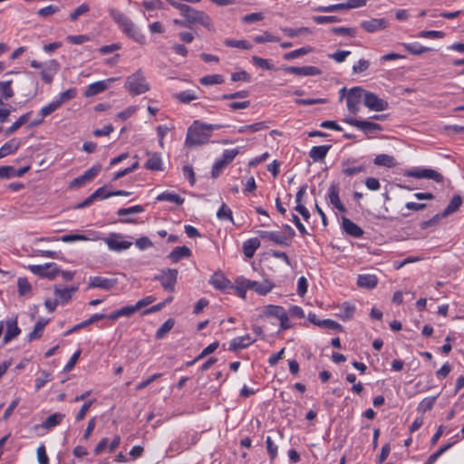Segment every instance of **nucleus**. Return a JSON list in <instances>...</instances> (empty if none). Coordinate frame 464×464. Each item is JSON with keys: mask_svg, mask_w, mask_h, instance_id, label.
<instances>
[{"mask_svg": "<svg viewBox=\"0 0 464 464\" xmlns=\"http://www.w3.org/2000/svg\"><path fill=\"white\" fill-rule=\"evenodd\" d=\"M223 127L220 124H209L194 121L188 129L185 144L187 146H197L208 143L211 131L220 130Z\"/></svg>", "mask_w": 464, "mask_h": 464, "instance_id": "1", "label": "nucleus"}, {"mask_svg": "<svg viewBox=\"0 0 464 464\" xmlns=\"http://www.w3.org/2000/svg\"><path fill=\"white\" fill-rule=\"evenodd\" d=\"M124 88L130 94L136 96L147 92L150 90V83L144 73L138 70L126 79Z\"/></svg>", "mask_w": 464, "mask_h": 464, "instance_id": "2", "label": "nucleus"}, {"mask_svg": "<svg viewBox=\"0 0 464 464\" xmlns=\"http://www.w3.org/2000/svg\"><path fill=\"white\" fill-rule=\"evenodd\" d=\"M31 66L36 69L43 68L40 72L41 79L48 84L52 83L53 76L58 72L60 69V63L54 59L50 60L44 64L34 60L31 62Z\"/></svg>", "mask_w": 464, "mask_h": 464, "instance_id": "3", "label": "nucleus"}, {"mask_svg": "<svg viewBox=\"0 0 464 464\" xmlns=\"http://www.w3.org/2000/svg\"><path fill=\"white\" fill-rule=\"evenodd\" d=\"M343 121L345 123L363 131L365 134L377 133L383 130L380 124L367 121V120L360 121V120H356L353 117H345L343 119Z\"/></svg>", "mask_w": 464, "mask_h": 464, "instance_id": "4", "label": "nucleus"}, {"mask_svg": "<svg viewBox=\"0 0 464 464\" xmlns=\"http://www.w3.org/2000/svg\"><path fill=\"white\" fill-rule=\"evenodd\" d=\"M363 92L364 90L362 87H353L347 92L346 106L348 111L353 115L359 111V105L362 100H363Z\"/></svg>", "mask_w": 464, "mask_h": 464, "instance_id": "5", "label": "nucleus"}, {"mask_svg": "<svg viewBox=\"0 0 464 464\" xmlns=\"http://www.w3.org/2000/svg\"><path fill=\"white\" fill-rule=\"evenodd\" d=\"M362 96L364 105L371 111H382L389 108L388 102L379 98L373 92L364 91Z\"/></svg>", "mask_w": 464, "mask_h": 464, "instance_id": "6", "label": "nucleus"}, {"mask_svg": "<svg viewBox=\"0 0 464 464\" xmlns=\"http://www.w3.org/2000/svg\"><path fill=\"white\" fill-rule=\"evenodd\" d=\"M178 277V270L171 268H165L160 273L155 276V280L160 282L163 288L167 291H173Z\"/></svg>", "mask_w": 464, "mask_h": 464, "instance_id": "7", "label": "nucleus"}, {"mask_svg": "<svg viewBox=\"0 0 464 464\" xmlns=\"http://www.w3.org/2000/svg\"><path fill=\"white\" fill-rule=\"evenodd\" d=\"M29 269L34 275L46 277L51 280L54 279L56 276L60 274V269L55 263H48L44 266L32 265L29 266Z\"/></svg>", "mask_w": 464, "mask_h": 464, "instance_id": "8", "label": "nucleus"}, {"mask_svg": "<svg viewBox=\"0 0 464 464\" xmlns=\"http://www.w3.org/2000/svg\"><path fill=\"white\" fill-rule=\"evenodd\" d=\"M118 24L122 28V31L132 38L135 42L143 44H145V36L141 34L140 30L130 21L121 19L118 16Z\"/></svg>", "mask_w": 464, "mask_h": 464, "instance_id": "9", "label": "nucleus"}, {"mask_svg": "<svg viewBox=\"0 0 464 464\" xmlns=\"http://www.w3.org/2000/svg\"><path fill=\"white\" fill-rule=\"evenodd\" d=\"M406 176L415 179H432L438 183H441L443 181V176L437 170L431 169L416 168L409 170L406 173Z\"/></svg>", "mask_w": 464, "mask_h": 464, "instance_id": "10", "label": "nucleus"}, {"mask_svg": "<svg viewBox=\"0 0 464 464\" xmlns=\"http://www.w3.org/2000/svg\"><path fill=\"white\" fill-rule=\"evenodd\" d=\"M143 211L144 208L140 205L118 208V222L133 223L135 222L134 216Z\"/></svg>", "mask_w": 464, "mask_h": 464, "instance_id": "11", "label": "nucleus"}, {"mask_svg": "<svg viewBox=\"0 0 464 464\" xmlns=\"http://www.w3.org/2000/svg\"><path fill=\"white\" fill-rule=\"evenodd\" d=\"M100 170H101L100 165H96V166L90 168L83 174L73 179L70 182V188H79V187H82V186L87 184L88 182L92 181L97 176V174L100 172Z\"/></svg>", "mask_w": 464, "mask_h": 464, "instance_id": "12", "label": "nucleus"}, {"mask_svg": "<svg viewBox=\"0 0 464 464\" xmlns=\"http://www.w3.org/2000/svg\"><path fill=\"white\" fill-rule=\"evenodd\" d=\"M256 233L262 239L270 240L276 245L288 246L290 244L288 237L280 231L258 230Z\"/></svg>", "mask_w": 464, "mask_h": 464, "instance_id": "13", "label": "nucleus"}, {"mask_svg": "<svg viewBox=\"0 0 464 464\" xmlns=\"http://www.w3.org/2000/svg\"><path fill=\"white\" fill-rule=\"evenodd\" d=\"M355 159H348L342 162V171L345 176L353 177L366 171L365 165H355Z\"/></svg>", "mask_w": 464, "mask_h": 464, "instance_id": "14", "label": "nucleus"}, {"mask_svg": "<svg viewBox=\"0 0 464 464\" xmlns=\"http://www.w3.org/2000/svg\"><path fill=\"white\" fill-rule=\"evenodd\" d=\"M360 26L368 33H373L385 29L388 26V21L385 18H372L362 21Z\"/></svg>", "mask_w": 464, "mask_h": 464, "instance_id": "15", "label": "nucleus"}, {"mask_svg": "<svg viewBox=\"0 0 464 464\" xmlns=\"http://www.w3.org/2000/svg\"><path fill=\"white\" fill-rule=\"evenodd\" d=\"M284 70L288 73L295 74L298 76H314L321 74V70L315 66H286L284 68Z\"/></svg>", "mask_w": 464, "mask_h": 464, "instance_id": "16", "label": "nucleus"}, {"mask_svg": "<svg viewBox=\"0 0 464 464\" xmlns=\"http://www.w3.org/2000/svg\"><path fill=\"white\" fill-rule=\"evenodd\" d=\"M113 81H114L113 78H110V79H107L104 81H99V82H93L88 86V89L85 91L84 95L86 97L95 96V95L101 93L102 92L105 91L106 89H108V87L110 86V83L112 82Z\"/></svg>", "mask_w": 464, "mask_h": 464, "instance_id": "17", "label": "nucleus"}, {"mask_svg": "<svg viewBox=\"0 0 464 464\" xmlns=\"http://www.w3.org/2000/svg\"><path fill=\"white\" fill-rule=\"evenodd\" d=\"M6 332L4 335L3 342L4 343H8L12 340L15 339L21 333V329L18 327L17 319L7 320L6 323Z\"/></svg>", "mask_w": 464, "mask_h": 464, "instance_id": "18", "label": "nucleus"}, {"mask_svg": "<svg viewBox=\"0 0 464 464\" xmlns=\"http://www.w3.org/2000/svg\"><path fill=\"white\" fill-rule=\"evenodd\" d=\"M254 342H255V340L249 334L236 337L231 340V342L229 343L228 350L231 352H236V351L248 347Z\"/></svg>", "mask_w": 464, "mask_h": 464, "instance_id": "19", "label": "nucleus"}, {"mask_svg": "<svg viewBox=\"0 0 464 464\" xmlns=\"http://www.w3.org/2000/svg\"><path fill=\"white\" fill-rule=\"evenodd\" d=\"M342 227L348 235L359 238L363 235V230L349 218L343 217Z\"/></svg>", "mask_w": 464, "mask_h": 464, "instance_id": "20", "label": "nucleus"}, {"mask_svg": "<svg viewBox=\"0 0 464 464\" xmlns=\"http://www.w3.org/2000/svg\"><path fill=\"white\" fill-rule=\"evenodd\" d=\"M328 198L330 203L341 212H345L346 208L339 198V188L336 184L330 185L328 188Z\"/></svg>", "mask_w": 464, "mask_h": 464, "instance_id": "21", "label": "nucleus"}, {"mask_svg": "<svg viewBox=\"0 0 464 464\" xmlns=\"http://www.w3.org/2000/svg\"><path fill=\"white\" fill-rule=\"evenodd\" d=\"M285 309L280 305L267 304L262 308V311L259 314L260 318L265 317H275L279 320L280 317L285 313Z\"/></svg>", "mask_w": 464, "mask_h": 464, "instance_id": "22", "label": "nucleus"}, {"mask_svg": "<svg viewBox=\"0 0 464 464\" xmlns=\"http://www.w3.org/2000/svg\"><path fill=\"white\" fill-rule=\"evenodd\" d=\"M209 284L218 290L232 288L231 282L220 273H215L209 279Z\"/></svg>", "mask_w": 464, "mask_h": 464, "instance_id": "23", "label": "nucleus"}, {"mask_svg": "<svg viewBox=\"0 0 464 464\" xmlns=\"http://www.w3.org/2000/svg\"><path fill=\"white\" fill-rule=\"evenodd\" d=\"M78 287L72 286V287H65V288H59L57 286L54 287V295L56 296L55 299H58L59 304H64L69 300H71L72 293L76 292Z\"/></svg>", "mask_w": 464, "mask_h": 464, "instance_id": "24", "label": "nucleus"}, {"mask_svg": "<svg viewBox=\"0 0 464 464\" xmlns=\"http://www.w3.org/2000/svg\"><path fill=\"white\" fill-rule=\"evenodd\" d=\"M274 286V284L269 280H264L262 282L253 281L250 290H253L260 295H266L273 290Z\"/></svg>", "mask_w": 464, "mask_h": 464, "instance_id": "25", "label": "nucleus"}, {"mask_svg": "<svg viewBox=\"0 0 464 464\" xmlns=\"http://www.w3.org/2000/svg\"><path fill=\"white\" fill-rule=\"evenodd\" d=\"M330 149L331 145L314 146L309 151V157L314 162L321 161L326 157Z\"/></svg>", "mask_w": 464, "mask_h": 464, "instance_id": "26", "label": "nucleus"}, {"mask_svg": "<svg viewBox=\"0 0 464 464\" xmlns=\"http://www.w3.org/2000/svg\"><path fill=\"white\" fill-rule=\"evenodd\" d=\"M378 284V278L374 275H359L357 277V285L360 287L372 289Z\"/></svg>", "mask_w": 464, "mask_h": 464, "instance_id": "27", "label": "nucleus"}, {"mask_svg": "<svg viewBox=\"0 0 464 464\" xmlns=\"http://www.w3.org/2000/svg\"><path fill=\"white\" fill-rule=\"evenodd\" d=\"M260 246V241L256 237L249 238L243 243V253L247 258L253 257L255 252Z\"/></svg>", "mask_w": 464, "mask_h": 464, "instance_id": "28", "label": "nucleus"}, {"mask_svg": "<svg viewBox=\"0 0 464 464\" xmlns=\"http://www.w3.org/2000/svg\"><path fill=\"white\" fill-rule=\"evenodd\" d=\"M114 282H115V280H113V279H107V278H102L100 276L91 277L89 287H91V288L99 287V288H102V289H111L113 287Z\"/></svg>", "mask_w": 464, "mask_h": 464, "instance_id": "29", "label": "nucleus"}, {"mask_svg": "<svg viewBox=\"0 0 464 464\" xmlns=\"http://www.w3.org/2000/svg\"><path fill=\"white\" fill-rule=\"evenodd\" d=\"M191 256V250L185 246L175 247L169 255V259L176 263L181 258L189 257Z\"/></svg>", "mask_w": 464, "mask_h": 464, "instance_id": "30", "label": "nucleus"}, {"mask_svg": "<svg viewBox=\"0 0 464 464\" xmlns=\"http://www.w3.org/2000/svg\"><path fill=\"white\" fill-rule=\"evenodd\" d=\"M49 323L48 319L40 318L35 324L34 330L29 334L28 340L32 342L34 340L42 337L45 325Z\"/></svg>", "mask_w": 464, "mask_h": 464, "instance_id": "31", "label": "nucleus"}, {"mask_svg": "<svg viewBox=\"0 0 464 464\" xmlns=\"http://www.w3.org/2000/svg\"><path fill=\"white\" fill-rule=\"evenodd\" d=\"M19 147L20 141L16 139H12L0 148V159L14 153L19 149Z\"/></svg>", "mask_w": 464, "mask_h": 464, "instance_id": "32", "label": "nucleus"}, {"mask_svg": "<svg viewBox=\"0 0 464 464\" xmlns=\"http://www.w3.org/2000/svg\"><path fill=\"white\" fill-rule=\"evenodd\" d=\"M156 199L158 201H169L175 203L177 205H182L184 203V198L179 197L178 194L171 191H164L157 196Z\"/></svg>", "mask_w": 464, "mask_h": 464, "instance_id": "33", "label": "nucleus"}, {"mask_svg": "<svg viewBox=\"0 0 464 464\" xmlns=\"http://www.w3.org/2000/svg\"><path fill=\"white\" fill-rule=\"evenodd\" d=\"M461 205H462V198L459 195H455L450 201L449 205L446 207V208L441 213V217L445 218V217L456 212Z\"/></svg>", "mask_w": 464, "mask_h": 464, "instance_id": "34", "label": "nucleus"}, {"mask_svg": "<svg viewBox=\"0 0 464 464\" xmlns=\"http://www.w3.org/2000/svg\"><path fill=\"white\" fill-rule=\"evenodd\" d=\"M401 45L403 46V48L405 50H407L408 52H410L411 53L415 54V55H420L424 53L432 51L431 48L422 46L419 43H411V44L403 43V44H401Z\"/></svg>", "mask_w": 464, "mask_h": 464, "instance_id": "35", "label": "nucleus"}, {"mask_svg": "<svg viewBox=\"0 0 464 464\" xmlns=\"http://www.w3.org/2000/svg\"><path fill=\"white\" fill-rule=\"evenodd\" d=\"M373 163L377 166H383L387 168H392L396 165L395 159L388 154L377 155L373 160Z\"/></svg>", "mask_w": 464, "mask_h": 464, "instance_id": "36", "label": "nucleus"}, {"mask_svg": "<svg viewBox=\"0 0 464 464\" xmlns=\"http://www.w3.org/2000/svg\"><path fill=\"white\" fill-rule=\"evenodd\" d=\"M63 418H64V414H63V413H59V412L53 413V414L50 415L49 417H47V419L42 423V427L46 430H50V429L57 426L58 424H60L62 422V420H63Z\"/></svg>", "mask_w": 464, "mask_h": 464, "instance_id": "37", "label": "nucleus"}, {"mask_svg": "<svg viewBox=\"0 0 464 464\" xmlns=\"http://www.w3.org/2000/svg\"><path fill=\"white\" fill-rule=\"evenodd\" d=\"M162 165L161 157L158 153L149 154L146 168L150 170H160Z\"/></svg>", "mask_w": 464, "mask_h": 464, "instance_id": "38", "label": "nucleus"}, {"mask_svg": "<svg viewBox=\"0 0 464 464\" xmlns=\"http://www.w3.org/2000/svg\"><path fill=\"white\" fill-rule=\"evenodd\" d=\"M217 218L221 221H229L234 224V218L231 208L223 203L217 212Z\"/></svg>", "mask_w": 464, "mask_h": 464, "instance_id": "39", "label": "nucleus"}, {"mask_svg": "<svg viewBox=\"0 0 464 464\" xmlns=\"http://www.w3.org/2000/svg\"><path fill=\"white\" fill-rule=\"evenodd\" d=\"M192 23H198L208 28V30L212 27L211 19L209 16L202 11H198L196 16L192 17Z\"/></svg>", "mask_w": 464, "mask_h": 464, "instance_id": "40", "label": "nucleus"}, {"mask_svg": "<svg viewBox=\"0 0 464 464\" xmlns=\"http://www.w3.org/2000/svg\"><path fill=\"white\" fill-rule=\"evenodd\" d=\"M31 112L23 114L16 121H14L9 128L5 130V135H11L15 132L22 125H24L30 119Z\"/></svg>", "mask_w": 464, "mask_h": 464, "instance_id": "41", "label": "nucleus"}, {"mask_svg": "<svg viewBox=\"0 0 464 464\" xmlns=\"http://www.w3.org/2000/svg\"><path fill=\"white\" fill-rule=\"evenodd\" d=\"M266 128H267V126L266 125V123L263 121H260V122H255V123L249 124V125L241 126L237 129V132L238 133L257 132V131H260Z\"/></svg>", "mask_w": 464, "mask_h": 464, "instance_id": "42", "label": "nucleus"}, {"mask_svg": "<svg viewBox=\"0 0 464 464\" xmlns=\"http://www.w3.org/2000/svg\"><path fill=\"white\" fill-rule=\"evenodd\" d=\"M224 44L227 47L239 48L244 50H250L252 48V44L246 40L226 39L224 41Z\"/></svg>", "mask_w": 464, "mask_h": 464, "instance_id": "43", "label": "nucleus"}, {"mask_svg": "<svg viewBox=\"0 0 464 464\" xmlns=\"http://www.w3.org/2000/svg\"><path fill=\"white\" fill-rule=\"evenodd\" d=\"M175 321L172 318L168 319L157 330L155 337L157 339H162L165 335L173 328Z\"/></svg>", "mask_w": 464, "mask_h": 464, "instance_id": "44", "label": "nucleus"}, {"mask_svg": "<svg viewBox=\"0 0 464 464\" xmlns=\"http://www.w3.org/2000/svg\"><path fill=\"white\" fill-rule=\"evenodd\" d=\"M439 395L426 397L419 403L417 410L422 413L432 409Z\"/></svg>", "mask_w": 464, "mask_h": 464, "instance_id": "45", "label": "nucleus"}, {"mask_svg": "<svg viewBox=\"0 0 464 464\" xmlns=\"http://www.w3.org/2000/svg\"><path fill=\"white\" fill-rule=\"evenodd\" d=\"M311 52H313V48L310 46H305V47H302V48L291 51L289 53H286L284 55V58L285 60H293V59L298 58L300 56L305 55Z\"/></svg>", "mask_w": 464, "mask_h": 464, "instance_id": "46", "label": "nucleus"}, {"mask_svg": "<svg viewBox=\"0 0 464 464\" xmlns=\"http://www.w3.org/2000/svg\"><path fill=\"white\" fill-rule=\"evenodd\" d=\"M199 82L203 85L221 84L224 82V78L220 74H210V75L202 77L199 80Z\"/></svg>", "mask_w": 464, "mask_h": 464, "instance_id": "47", "label": "nucleus"}, {"mask_svg": "<svg viewBox=\"0 0 464 464\" xmlns=\"http://www.w3.org/2000/svg\"><path fill=\"white\" fill-rule=\"evenodd\" d=\"M176 99H178L179 102L183 103H188L196 99H198V96L195 94L194 91L191 90H186L183 92H180L177 94H175Z\"/></svg>", "mask_w": 464, "mask_h": 464, "instance_id": "48", "label": "nucleus"}, {"mask_svg": "<svg viewBox=\"0 0 464 464\" xmlns=\"http://www.w3.org/2000/svg\"><path fill=\"white\" fill-rule=\"evenodd\" d=\"M12 82V80L0 82V92L2 93L3 98L6 100L14 96V91L11 88Z\"/></svg>", "mask_w": 464, "mask_h": 464, "instance_id": "49", "label": "nucleus"}, {"mask_svg": "<svg viewBox=\"0 0 464 464\" xmlns=\"http://www.w3.org/2000/svg\"><path fill=\"white\" fill-rule=\"evenodd\" d=\"M18 294L23 296L30 293L32 290L31 284L25 277H19L17 280Z\"/></svg>", "mask_w": 464, "mask_h": 464, "instance_id": "50", "label": "nucleus"}, {"mask_svg": "<svg viewBox=\"0 0 464 464\" xmlns=\"http://www.w3.org/2000/svg\"><path fill=\"white\" fill-rule=\"evenodd\" d=\"M218 345H219L218 342H214V343L208 344L206 348L203 349V351L199 353V355L194 361L189 362L188 364L191 365L196 361L202 359L203 357L214 353L218 349Z\"/></svg>", "mask_w": 464, "mask_h": 464, "instance_id": "51", "label": "nucleus"}, {"mask_svg": "<svg viewBox=\"0 0 464 464\" xmlns=\"http://www.w3.org/2000/svg\"><path fill=\"white\" fill-rule=\"evenodd\" d=\"M283 31L289 37H297L304 34H312V31L308 27H300L296 29L285 28Z\"/></svg>", "mask_w": 464, "mask_h": 464, "instance_id": "52", "label": "nucleus"}, {"mask_svg": "<svg viewBox=\"0 0 464 464\" xmlns=\"http://www.w3.org/2000/svg\"><path fill=\"white\" fill-rule=\"evenodd\" d=\"M332 33L337 35H344L354 37L356 35V30L351 27H333Z\"/></svg>", "mask_w": 464, "mask_h": 464, "instance_id": "53", "label": "nucleus"}, {"mask_svg": "<svg viewBox=\"0 0 464 464\" xmlns=\"http://www.w3.org/2000/svg\"><path fill=\"white\" fill-rule=\"evenodd\" d=\"M313 20L319 24L339 23L341 21L340 17L335 15H316L313 17Z\"/></svg>", "mask_w": 464, "mask_h": 464, "instance_id": "54", "label": "nucleus"}, {"mask_svg": "<svg viewBox=\"0 0 464 464\" xmlns=\"http://www.w3.org/2000/svg\"><path fill=\"white\" fill-rule=\"evenodd\" d=\"M238 153V149L225 150L222 153L220 160H223L224 163H227L228 165L230 162L234 160V159L237 157Z\"/></svg>", "mask_w": 464, "mask_h": 464, "instance_id": "55", "label": "nucleus"}, {"mask_svg": "<svg viewBox=\"0 0 464 464\" xmlns=\"http://www.w3.org/2000/svg\"><path fill=\"white\" fill-rule=\"evenodd\" d=\"M266 446L271 460H274L277 456L278 448L270 436H267L266 439Z\"/></svg>", "mask_w": 464, "mask_h": 464, "instance_id": "56", "label": "nucleus"}, {"mask_svg": "<svg viewBox=\"0 0 464 464\" xmlns=\"http://www.w3.org/2000/svg\"><path fill=\"white\" fill-rule=\"evenodd\" d=\"M252 63L262 69L265 70H273L274 66L269 63L267 59L261 58L259 56H253L252 57Z\"/></svg>", "mask_w": 464, "mask_h": 464, "instance_id": "57", "label": "nucleus"}, {"mask_svg": "<svg viewBox=\"0 0 464 464\" xmlns=\"http://www.w3.org/2000/svg\"><path fill=\"white\" fill-rule=\"evenodd\" d=\"M60 107L61 106L59 105V102L54 101V102L49 103L48 105L43 107L40 110L39 114L42 116V118H44V117L52 114L53 111H55Z\"/></svg>", "mask_w": 464, "mask_h": 464, "instance_id": "58", "label": "nucleus"}, {"mask_svg": "<svg viewBox=\"0 0 464 464\" xmlns=\"http://www.w3.org/2000/svg\"><path fill=\"white\" fill-rule=\"evenodd\" d=\"M278 38L272 35L268 32H265L264 34L260 35H256L254 37V42L256 44H263L267 42H278Z\"/></svg>", "mask_w": 464, "mask_h": 464, "instance_id": "59", "label": "nucleus"}, {"mask_svg": "<svg viewBox=\"0 0 464 464\" xmlns=\"http://www.w3.org/2000/svg\"><path fill=\"white\" fill-rule=\"evenodd\" d=\"M351 54V51H337L335 53L328 54L330 59H333L338 63L345 61V59Z\"/></svg>", "mask_w": 464, "mask_h": 464, "instance_id": "60", "label": "nucleus"}, {"mask_svg": "<svg viewBox=\"0 0 464 464\" xmlns=\"http://www.w3.org/2000/svg\"><path fill=\"white\" fill-rule=\"evenodd\" d=\"M143 7L147 11L160 10L163 8V4L160 0H151L142 2Z\"/></svg>", "mask_w": 464, "mask_h": 464, "instance_id": "61", "label": "nucleus"}, {"mask_svg": "<svg viewBox=\"0 0 464 464\" xmlns=\"http://www.w3.org/2000/svg\"><path fill=\"white\" fill-rule=\"evenodd\" d=\"M76 96V89L71 88L61 93L59 99L56 101L61 106L64 102L73 99Z\"/></svg>", "mask_w": 464, "mask_h": 464, "instance_id": "62", "label": "nucleus"}, {"mask_svg": "<svg viewBox=\"0 0 464 464\" xmlns=\"http://www.w3.org/2000/svg\"><path fill=\"white\" fill-rule=\"evenodd\" d=\"M370 63L365 59H360L353 66V73H360L365 72L369 68Z\"/></svg>", "mask_w": 464, "mask_h": 464, "instance_id": "63", "label": "nucleus"}, {"mask_svg": "<svg viewBox=\"0 0 464 464\" xmlns=\"http://www.w3.org/2000/svg\"><path fill=\"white\" fill-rule=\"evenodd\" d=\"M37 459L39 464H49V459L46 454L45 447L44 445H41L37 449Z\"/></svg>", "mask_w": 464, "mask_h": 464, "instance_id": "64", "label": "nucleus"}]
</instances>
